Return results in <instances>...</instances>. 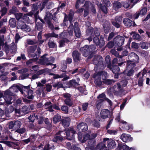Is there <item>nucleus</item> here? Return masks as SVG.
I'll return each instance as SVG.
<instances>
[{
	"label": "nucleus",
	"instance_id": "obj_7",
	"mask_svg": "<svg viewBox=\"0 0 150 150\" xmlns=\"http://www.w3.org/2000/svg\"><path fill=\"white\" fill-rule=\"evenodd\" d=\"M127 69L125 71L124 73L128 76H131L133 73V70L132 69L135 66V64L133 62L128 61L127 64Z\"/></svg>",
	"mask_w": 150,
	"mask_h": 150
},
{
	"label": "nucleus",
	"instance_id": "obj_6",
	"mask_svg": "<svg viewBox=\"0 0 150 150\" xmlns=\"http://www.w3.org/2000/svg\"><path fill=\"white\" fill-rule=\"evenodd\" d=\"M96 47L95 45H92L89 46L85 45L84 47L80 49L81 51L83 53V55L85 57H87L90 53L95 50Z\"/></svg>",
	"mask_w": 150,
	"mask_h": 150
},
{
	"label": "nucleus",
	"instance_id": "obj_8",
	"mask_svg": "<svg viewBox=\"0 0 150 150\" xmlns=\"http://www.w3.org/2000/svg\"><path fill=\"white\" fill-rule=\"evenodd\" d=\"M17 27L18 29H20L22 31L26 32H29L31 30L30 28L28 25L21 21L18 22Z\"/></svg>",
	"mask_w": 150,
	"mask_h": 150
},
{
	"label": "nucleus",
	"instance_id": "obj_24",
	"mask_svg": "<svg viewBox=\"0 0 150 150\" xmlns=\"http://www.w3.org/2000/svg\"><path fill=\"white\" fill-rule=\"evenodd\" d=\"M72 56L74 60L76 61L79 59L80 54L78 51H75L73 52Z\"/></svg>",
	"mask_w": 150,
	"mask_h": 150
},
{
	"label": "nucleus",
	"instance_id": "obj_60",
	"mask_svg": "<svg viewBox=\"0 0 150 150\" xmlns=\"http://www.w3.org/2000/svg\"><path fill=\"white\" fill-rule=\"evenodd\" d=\"M63 96L66 98V99H68L70 98L71 97V95L69 93H65L63 94Z\"/></svg>",
	"mask_w": 150,
	"mask_h": 150
},
{
	"label": "nucleus",
	"instance_id": "obj_64",
	"mask_svg": "<svg viewBox=\"0 0 150 150\" xmlns=\"http://www.w3.org/2000/svg\"><path fill=\"white\" fill-rule=\"evenodd\" d=\"M122 148L123 150H129L130 147L126 145H124Z\"/></svg>",
	"mask_w": 150,
	"mask_h": 150
},
{
	"label": "nucleus",
	"instance_id": "obj_44",
	"mask_svg": "<svg viewBox=\"0 0 150 150\" xmlns=\"http://www.w3.org/2000/svg\"><path fill=\"white\" fill-rule=\"evenodd\" d=\"M147 11V8H144L142 9L140 12V14L142 15H145Z\"/></svg>",
	"mask_w": 150,
	"mask_h": 150
},
{
	"label": "nucleus",
	"instance_id": "obj_42",
	"mask_svg": "<svg viewBox=\"0 0 150 150\" xmlns=\"http://www.w3.org/2000/svg\"><path fill=\"white\" fill-rule=\"evenodd\" d=\"M85 1V0H77L75 6L76 8H78L79 7V4H83Z\"/></svg>",
	"mask_w": 150,
	"mask_h": 150
},
{
	"label": "nucleus",
	"instance_id": "obj_25",
	"mask_svg": "<svg viewBox=\"0 0 150 150\" xmlns=\"http://www.w3.org/2000/svg\"><path fill=\"white\" fill-rule=\"evenodd\" d=\"M45 108L48 109V110L52 112L53 111L52 107L51 105V103L50 102H48L45 103Z\"/></svg>",
	"mask_w": 150,
	"mask_h": 150
},
{
	"label": "nucleus",
	"instance_id": "obj_37",
	"mask_svg": "<svg viewBox=\"0 0 150 150\" xmlns=\"http://www.w3.org/2000/svg\"><path fill=\"white\" fill-rule=\"evenodd\" d=\"M65 104L69 106H71L73 105L72 101L70 99V98L66 99L64 100Z\"/></svg>",
	"mask_w": 150,
	"mask_h": 150
},
{
	"label": "nucleus",
	"instance_id": "obj_55",
	"mask_svg": "<svg viewBox=\"0 0 150 150\" xmlns=\"http://www.w3.org/2000/svg\"><path fill=\"white\" fill-rule=\"evenodd\" d=\"M88 104V103H83L82 105V109L84 111H85L87 109Z\"/></svg>",
	"mask_w": 150,
	"mask_h": 150
},
{
	"label": "nucleus",
	"instance_id": "obj_46",
	"mask_svg": "<svg viewBox=\"0 0 150 150\" xmlns=\"http://www.w3.org/2000/svg\"><path fill=\"white\" fill-rule=\"evenodd\" d=\"M35 136L34 135H32L30 138L23 140L24 142L26 144L28 143L32 139V138L35 139Z\"/></svg>",
	"mask_w": 150,
	"mask_h": 150
},
{
	"label": "nucleus",
	"instance_id": "obj_13",
	"mask_svg": "<svg viewBox=\"0 0 150 150\" xmlns=\"http://www.w3.org/2000/svg\"><path fill=\"white\" fill-rule=\"evenodd\" d=\"M120 139L124 142H127L131 141L132 140V138L129 134L123 133L120 137Z\"/></svg>",
	"mask_w": 150,
	"mask_h": 150
},
{
	"label": "nucleus",
	"instance_id": "obj_11",
	"mask_svg": "<svg viewBox=\"0 0 150 150\" xmlns=\"http://www.w3.org/2000/svg\"><path fill=\"white\" fill-rule=\"evenodd\" d=\"M97 98L99 100L98 101V103L103 102V101L105 100L107 101L109 104L111 105H112V103L111 101L108 98H106L105 97V95L104 93L99 95L98 97Z\"/></svg>",
	"mask_w": 150,
	"mask_h": 150
},
{
	"label": "nucleus",
	"instance_id": "obj_62",
	"mask_svg": "<svg viewBox=\"0 0 150 150\" xmlns=\"http://www.w3.org/2000/svg\"><path fill=\"white\" fill-rule=\"evenodd\" d=\"M52 88V86L49 84L47 85L46 88L47 90V91H50L51 90Z\"/></svg>",
	"mask_w": 150,
	"mask_h": 150
},
{
	"label": "nucleus",
	"instance_id": "obj_20",
	"mask_svg": "<svg viewBox=\"0 0 150 150\" xmlns=\"http://www.w3.org/2000/svg\"><path fill=\"white\" fill-rule=\"evenodd\" d=\"M70 121V119L69 117H64L62 120V124L64 127H68L69 125Z\"/></svg>",
	"mask_w": 150,
	"mask_h": 150
},
{
	"label": "nucleus",
	"instance_id": "obj_27",
	"mask_svg": "<svg viewBox=\"0 0 150 150\" xmlns=\"http://www.w3.org/2000/svg\"><path fill=\"white\" fill-rule=\"evenodd\" d=\"M61 120V117L59 114H57L54 116L53 122L54 123H56L57 122L60 121Z\"/></svg>",
	"mask_w": 150,
	"mask_h": 150
},
{
	"label": "nucleus",
	"instance_id": "obj_33",
	"mask_svg": "<svg viewBox=\"0 0 150 150\" xmlns=\"http://www.w3.org/2000/svg\"><path fill=\"white\" fill-rule=\"evenodd\" d=\"M50 74L51 75H53V78L54 79L61 78L64 77L65 75V74H63L60 75L59 74Z\"/></svg>",
	"mask_w": 150,
	"mask_h": 150
},
{
	"label": "nucleus",
	"instance_id": "obj_16",
	"mask_svg": "<svg viewBox=\"0 0 150 150\" xmlns=\"http://www.w3.org/2000/svg\"><path fill=\"white\" fill-rule=\"evenodd\" d=\"M100 116L103 119H105L108 117L110 115V112L108 109H104L101 111Z\"/></svg>",
	"mask_w": 150,
	"mask_h": 150
},
{
	"label": "nucleus",
	"instance_id": "obj_56",
	"mask_svg": "<svg viewBox=\"0 0 150 150\" xmlns=\"http://www.w3.org/2000/svg\"><path fill=\"white\" fill-rule=\"evenodd\" d=\"M22 18L26 22H28L29 21V18L27 16V15L24 14L22 17Z\"/></svg>",
	"mask_w": 150,
	"mask_h": 150
},
{
	"label": "nucleus",
	"instance_id": "obj_58",
	"mask_svg": "<svg viewBox=\"0 0 150 150\" xmlns=\"http://www.w3.org/2000/svg\"><path fill=\"white\" fill-rule=\"evenodd\" d=\"M25 130L24 129H18L17 130H16L15 132H18L20 134H23L24 133H25Z\"/></svg>",
	"mask_w": 150,
	"mask_h": 150
},
{
	"label": "nucleus",
	"instance_id": "obj_53",
	"mask_svg": "<svg viewBox=\"0 0 150 150\" xmlns=\"http://www.w3.org/2000/svg\"><path fill=\"white\" fill-rule=\"evenodd\" d=\"M49 47L50 48H54L56 46L55 44L52 41H50L48 43Z\"/></svg>",
	"mask_w": 150,
	"mask_h": 150
},
{
	"label": "nucleus",
	"instance_id": "obj_61",
	"mask_svg": "<svg viewBox=\"0 0 150 150\" xmlns=\"http://www.w3.org/2000/svg\"><path fill=\"white\" fill-rule=\"evenodd\" d=\"M3 142L10 146H11L13 144L12 142H11L7 141H3Z\"/></svg>",
	"mask_w": 150,
	"mask_h": 150
},
{
	"label": "nucleus",
	"instance_id": "obj_38",
	"mask_svg": "<svg viewBox=\"0 0 150 150\" xmlns=\"http://www.w3.org/2000/svg\"><path fill=\"white\" fill-rule=\"evenodd\" d=\"M73 27L72 24L70 25L68 28V32L69 34L70 35H72L73 34Z\"/></svg>",
	"mask_w": 150,
	"mask_h": 150
},
{
	"label": "nucleus",
	"instance_id": "obj_47",
	"mask_svg": "<svg viewBox=\"0 0 150 150\" xmlns=\"http://www.w3.org/2000/svg\"><path fill=\"white\" fill-rule=\"evenodd\" d=\"M21 125V122L19 121H16L14 122L15 127L18 128L20 127Z\"/></svg>",
	"mask_w": 150,
	"mask_h": 150
},
{
	"label": "nucleus",
	"instance_id": "obj_40",
	"mask_svg": "<svg viewBox=\"0 0 150 150\" xmlns=\"http://www.w3.org/2000/svg\"><path fill=\"white\" fill-rule=\"evenodd\" d=\"M62 110L65 113H67L68 112V108L67 107L64 105L61 108Z\"/></svg>",
	"mask_w": 150,
	"mask_h": 150
},
{
	"label": "nucleus",
	"instance_id": "obj_4",
	"mask_svg": "<svg viewBox=\"0 0 150 150\" xmlns=\"http://www.w3.org/2000/svg\"><path fill=\"white\" fill-rule=\"evenodd\" d=\"M107 142V146L110 149H113L116 147V144L115 141L111 139H109L108 138L104 139L103 142L100 143L98 145V147L100 149H104V150H106V149L104 148L105 147V143Z\"/></svg>",
	"mask_w": 150,
	"mask_h": 150
},
{
	"label": "nucleus",
	"instance_id": "obj_50",
	"mask_svg": "<svg viewBox=\"0 0 150 150\" xmlns=\"http://www.w3.org/2000/svg\"><path fill=\"white\" fill-rule=\"evenodd\" d=\"M7 11V9L5 7H3L1 10V16H3L6 13Z\"/></svg>",
	"mask_w": 150,
	"mask_h": 150
},
{
	"label": "nucleus",
	"instance_id": "obj_43",
	"mask_svg": "<svg viewBox=\"0 0 150 150\" xmlns=\"http://www.w3.org/2000/svg\"><path fill=\"white\" fill-rule=\"evenodd\" d=\"M73 15V11L71 10L70 11V13L69 15L68 20L69 21L70 23H71V22L72 20Z\"/></svg>",
	"mask_w": 150,
	"mask_h": 150
},
{
	"label": "nucleus",
	"instance_id": "obj_26",
	"mask_svg": "<svg viewBox=\"0 0 150 150\" xmlns=\"http://www.w3.org/2000/svg\"><path fill=\"white\" fill-rule=\"evenodd\" d=\"M9 23L10 26L12 28H14L16 25V21L15 19L13 18H11L9 21Z\"/></svg>",
	"mask_w": 150,
	"mask_h": 150
},
{
	"label": "nucleus",
	"instance_id": "obj_36",
	"mask_svg": "<svg viewBox=\"0 0 150 150\" xmlns=\"http://www.w3.org/2000/svg\"><path fill=\"white\" fill-rule=\"evenodd\" d=\"M107 133L110 135H115L117 133V130H113V129H109L107 130Z\"/></svg>",
	"mask_w": 150,
	"mask_h": 150
},
{
	"label": "nucleus",
	"instance_id": "obj_2",
	"mask_svg": "<svg viewBox=\"0 0 150 150\" xmlns=\"http://www.w3.org/2000/svg\"><path fill=\"white\" fill-rule=\"evenodd\" d=\"M20 91L22 93V91L21 90L20 87L17 84H14L11 87L9 90H7L4 92V98L7 104H11L12 100L11 95V92L15 93Z\"/></svg>",
	"mask_w": 150,
	"mask_h": 150
},
{
	"label": "nucleus",
	"instance_id": "obj_29",
	"mask_svg": "<svg viewBox=\"0 0 150 150\" xmlns=\"http://www.w3.org/2000/svg\"><path fill=\"white\" fill-rule=\"evenodd\" d=\"M150 44L145 42H142L140 44L141 47L142 49H147L149 46H150Z\"/></svg>",
	"mask_w": 150,
	"mask_h": 150
},
{
	"label": "nucleus",
	"instance_id": "obj_49",
	"mask_svg": "<svg viewBox=\"0 0 150 150\" xmlns=\"http://www.w3.org/2000/svg\"><path fill=\"white\" fill-rule=\"evenodd\" d=\"M120 116L119 115L117 116L116 118H115V120L117 121L118 122H120L122 123L123 124H126L127 123V122L125 121L122 120H120Z\"/></svg>",
	"mask_w": 150,
	"mask_h": 150
},
{
	"label": "nucleus",
	"instance_id": "obj_22",
	"mask_svg": "<svg viewBox=\"0 0 150 150\" xmlns=\"http://www.w3.org/2000/svg\"><path fill=\"white\" fill-rule=\"evenodd\" d=\"M74 33L76 37L78 38H80L81 34L80 29L79 27H76L74 28Z\"/></svg>",
	"mask_w": 150,
	"mask_h": 150
},
{
	"label": "nucleus",
	"instance_id": "obj_17",
	"mask_svg": "<svg viewBox=\"0 0 150 150\" xmlns=\"http://www.w3.org/2000/svg\"><path fill=\"white\" fill-rule=\"evenodd\" d=\"M112 66L111 64H108L107 67L111 70L114 73L119 74L120 72V69L116 65L114 66L113 67Z\"/></svg>",
	"mask_w": 150,
	"mask_h": 150
},
{
	"label": "nucleus",
	"instance_id": "obj_28",
	"mask_svg": "<svg viewBox=\"0 0 150 150\" xmlns=\"http://www.w3.org/2000/svg\"><path fill=\"white\" fill-rule=\"evenodd\" d=\"M38 115H35V114H33L30 115L28 117V119L30 121L33 122L34 121L35 118L37 119H38Z\"/></svg>",
	"mask_w": 150,
	"mask_h": 150
},
{
	"label": "nucleus",
	"instance_id": "obj_32",
	"mask_svg": "<svg viewBox=\"0 0 150 150\" xmlns=\"http://www.w3.org/2000/svg\"><path fill=\"white\" fill-rule=\"evenodd\" d=\"M69 84L70 85V87H75L79 85L78 82H76L75 80H72L69 82Z\"/></svg>",
	"mask_w": 150,
	"mask_h": 150
},
{
	"label": "nucleus",
	"instance_id": "obj_10",
	"mask_svg": "<svg viewBox=\"0 0 150 150\" xmlns=\"http://www.w3.org/2000/svg\"><path fill=\"white\" fill-rule=\"evenodd\" d=\"M65 132L67 135V138L70 140L74 138L76 131L73 128L70 127L68 129L66 130Z\"/></svg>",
	"mask_w": 150,
	"mask_h": 150
},
{
	"label": "nucleus",
	"instance_id": "obj_30",
	"mask_svg": "<svg viewBox=\"0 0 150 150\" xmlns=\"http://www.w3.org/2000/svg\"><path fill=\"white\" fill-rule=\"evenodd\" d=\"M37 84L38 86L42 87L39 90H37V93L39 95H40L41 94L43 90V88L42 87L43 86V85L39 82L37 83Z\"/></svg>",
	"mask_w": 150,
	"mask_h": 150
},
{
	"label": "nucleus",
	"instance_id": "obj_12",
	"mask_svg": "<svg viewBox=\"0 0 150 150\" xmlns=\"http://www.w3.org/2000/svg\"><path fill=\"white\" fill-rule=\"evenodd\" d=\"M124 40L125 39L123 37L118 36L114 38L113 41L117 45L120 46L123 44Z\"/></svg>",
	"mask_w": 150,
	"mask_h": 150
},
{
	"label": "nucleus",
	"instance_id": "obj_21",
	"mask_svg": "<svg viewBox=\"0 0 150 150\" xmlns=\"http://www.w3.org/2000/svg\"><path fill=\"white\" fill-rule=\"evenodd\" d=\"M36 48V47L35 46H31L28 48V52L29 54L31 57H35V55L33 53Z\"/></svg>",
	"mask_w": 150,
	"mask_h": 150
},
{
	"label": "nucleus",
	"instance_id": "obj_34",
	"mask_svg": "<svg viewBox=\"0 0 150 150\" xmlns=\"http://www.w3.org/2000/svg\"><path fill=\"white\" fill-rule=\"evenodd\" d=\"M122 6L121 3L118 2H115L113 4L114 8H119L121 7Z\"/></svg>",
	"mask_w": 150,
	"mask_h": 150
},
{
	"label": "nucleus",
	"instance_id": "obj_39",
	"mask_svg": "<svg viewBox=\"0 0 150 150\" xmlns=\"http://www.w3.org/2000/svg\"><path fill=\"white\" fill-rule=\"evenodd\" d=\"M4 38L3 35H0V46H3L4 44Z\"/></svg>",
	"mask_w": 150,
	"mask_h": 150
},
{
	"label": "nucleus",
	"instance_id": "obj_31",
	"mask_svg": "<svg viewBox=\"0 0 150 150\" xmlns=\"http://www.w3.org/2000/svg\"><path fill=\"white\" fill-rule=\"evenodd\" d=\"M16 45L14 42H13L11 44V50H12V52L14 54L16 52Z\"/></svg>",
	"mask_w": 150,
	"mask_h": 150
},
{
	"label": "nucleus",
	"instance_id": "obj_3",
	"mask_svg": "<svg viewBox=\"0 0 150 150\" xmlns=\"http://www.w3.org/2000/svg\"><path fill=\"white\" fill-rule=\"evenodd\" d=\"M47 54H45L41 57V58L39 60L40 61L36 60L35 59H30L28 60L26 62V64L28 65H30L34 61H37V62L40 63H46L47 65H52L54 66L52 68L53 69H54L56 67V66L55 64H52L50 62H53L54 61V58L52 57H50L49 58H47L45 57Z\"/></svg>",
	"mask_w": 150,
	"mask_h": 150
},
{
	"label": "nucleus",
	"instance_id": "obj_51",
	"mask_svg": "<svg viewBox=\"0 0 150 150\" xmlns=\"http://www.w3.org/2000/svg\"><path fill=\"white\" fill-rule=\"evenodd\" d=\"M15 16L17 20H19L22 16L23 14L21 13H15Z\"/></svg>",
	"mask_w": 150,
	"mask_h": 150
},
{
	"label": "nucleus",
	"instance_id": "obj_19",
	"mask_svg": "<svg viewBox=\"0 0 150 150\" xmlns=\"http://www.w3.org/2000/svg\"><path fill=\"white\" fill-rule=\"evenodd\" d=\"M129 57L132 62H138L139 59L138 56L134 52L131 53L129 55Z\"/></svg>",
	"mask_w": 150,
	"mask_h": 150
},
{
	"label": "nucleus",
	"instance_id": "obj_14",
	"mask_svg": "<svg viewBox=\"0 0 150 150\" xmlns=\"http://www.w3.org/2000/svg\"><path fill=\"white\" fill-rule=\"evenodd\" d=\"M97 136V134L96 133H93L90 136L88 134H85L84 136L83 139L82 141V142H84L87 140H89L90 142L91 141V140L93 139Z\"/></svg>",
	"mask_w": 150,
	"mask_h": 150
},
{
	"label": "nucleus",
	"instance_id": "obj_9",
	"mask_svg": "<svg viewBox=\"0 0 150 150\" xmlns=\"http://www.w3.org/2000/svg\"><path fill=\"white\" fill-rule=\"evenodd\" d=\"M96 37L93 38V42L96 45H99L101 47L103 46L104 45V40L102 38H100V40L97 36L99 35V32H96L95 33Z\"/></svg>",
	"mask_w": 150,
	"mask_h": 150
},
{
	"label": "nucleus",
	"instance_id": "obj_15",
	"mask_svg": "<svg viewBox=\"0 0 150 150\" xmlns=\"http://www.w3.org/2000/svg\"><path fill=\"white\" fill-rule=\"evenodd\" d=\"M77 129L79 132L86 131L88 129L87 125L85 123H79L77 125Z\"/></svg>",
	"mask_w": 150,
	"mask_h": 150
},
{
	"label": "nucleus",
	"instance_id": "obj_18",
	"mask_svg": "<svg viewBox=\"0 0 150 150\" xmlns=\"http://www.w3.org/2000/svg\"><path fill=\"white\" fill-rule=\"evenodd\" d=\"M123 22L124 24L126 26H131L132 25L134 26L135 23L133 22L131 20L128 18H125L123 19Z\"/></svg>",
	"mask_w": 150,
	"mask_h": 150
},
{
	"label": "nucleus",
	"instance_id": "obj_45",
	"mask_svg": "<svg viewBox=\"0 0 150 150\" xmlns=\"http://www.w3.org/2000/svg\"><path fill=\"white\" fill-rule=\"evenodd\" d=\"M88 7L89 8L91 7V10L92 12L94 13H96V11L95 7L91 4L88 2Z\"/></svg>",
	"mask_w": 150,
	"mask_h": 150
},
{
	"label": "nucleus",
	"instance_id": "obj_41",
	"mask_svg": "<svg viewBox=\"0 0 150 150\" xmlns=\"http://www.w3.org/2000/svg\"><path fill=\"white\" fill-rule=\"evenodd\" d=\"M88 4V2L86 1L85 4L84 5V6L81 9H78L77 12L78 13H81L83 11V9H84L85 6H86L87 4Z\"/></svg>",
	"mask_w": 150,
	"mask_h": 150
},
{
	"label": "nucleus",
	"instance_id": "obj_48",
	"mask_svg": "<svg viewBox=\"0 0 150 150\" xmlns=\"http://www.w3.org/2000/svg\"><path fill=\"white\" fill-rule=\"evenodd\" d=\"M92 125L95 127H98L100 126L99 122L98 121H96L95 120L92 122Z\"/></svg>",
	"mask_w": 150,
	"mask_h": 150
},
{
	"label": "nucleus",
	"instance_id": "obj_52",
	"mask_svg": "<svg viewBox=\"0 0 150 150\" xmlns=\"http://www.w3.org/2000/svg\"><path fill=\"white\" fill-rule=\"evenodd\" d=\"M67 63L66 61L63 62L62 64V69L63 71L64 70L67 68Z\"/></svg>",
	"mask_w": 150,
	"mask_h": 150
},
{
	"label": "nucleus",
	"instance_id": "obj_23",
	"mask_svg": "<svg viewBox=\"0 0 150 150\" xmlns=\"http://www.w3.org/2000/svg\"><path fill=\"white\" fill-rule=\"evenodd\" d=\"M59 133L56 134L55 136L54 137V138L53 139V141L54 142H56L58 140H59L61 141H62L63 140L62 136L61 135L62 134V133L60 134L61 136V137H60L59 135Z\"/></svg>",
	"mask_w": 150,
	"mask_h": 150
},
{
	"label": "nucleus",
	"instance_id": "obj_57",
	"mask_svg": "<svg viewBox=\"0 0 150 150\" xmlns=\"http://www.w3.org/2000/svg\"><path fill=\"white\" fill-rule=\"evenodd\" d=\"M79 90L80 92L83 95H85L86 94V91L82 87H80L79 88Z\"/></svg>",
	"mask_w": 150,
	"mask_h": 150
},
{
	"label": "nucleus",
	"instance_id": "obj_35",
	"mask_svg": "<svg viewBox=\"0 0 150 150\" xmlns=\"http://www.w3.org/2000/svg\"><path fill=\"white\" fill-rule=\"evenodd\" d=\"M88 4H87L86 6H85V8L84 9V17H86L88 14Z\"/></svg>",
	"mask_w": 150,
	"mask_h": 150
},
{
	"label": "nucleus",
	"instance_id": "obj_59",
	"mask_svg": "<svg viewBox=\"0 0 150 150\" xmlns=\"http://www.w3.org/2000/svg\"><path fill=\"white\" fill-rule=\"evenodd\" d=\"M133 37V38L136 40H139L140 38L139 35L136 33H134Z\"/></svg>",
	"mask_w": 150,
	"mask_h": 150
},
{
	"label": "nucleus",
	"instance_id": "obj_63",
	"mask_svg": "<svg viewBox=\"0 0 150 150\" xmlns=\"http://www.w3.org/2000/svg\"><path fill=\"white\" fill-rule=\"evenodd\" d=\"M67 35V33L65 31H64L60 35V37L61 38H64L66 37Z\"/></svg>",
	"mask_w": 150,
	"mask_h": 150
},
{
	"label": "nucleus",
	"instance_id": "obj_5",
	"mask_svg": "<svg viewBox=\"0 0 150 150\" xmlns=\"http://www.w3.org/2000/svg\"><path fill=\"white\" fill-rule=\"evenodd\" d=\"M23 90L22 91V93L24 95L25 97L29 99H32L34 98L33 92V91L30 89V86L22 87Z\"/></svg>",
	"mask_w": 150,
	"mask_h": 150
},
{
	"label": "nucleus",
	"instance_id": "obj_1",
	"mask_svg": "<svg viewBox=\"0 0 150 150\" xmlns=\"http://www.w3.org/2000/svg\"><path fill=\"white\" fill-rule=\"evenodd\" d=\"M93 64L95 65V71L96 73L97 72L96 74L93 76V77L95 79V83L97 85L100 86L102 84V81H101L100 78L103 80H105V82L108 84H110L114 82L112 80L106 79L107 76V74L106 72L101 71L104 69L105 65H104L103 63V58L100 56H96L93 60Z\"/></svg>",
	"mask_w": 150,
	"mask_h": 150
},
{
	"label": "nucleus",
	"instance_id": "obj_54",
	"mask_svg": "<svg viewBox=\"0 0 150 150\" xmlns=\"http://www.w3.org/2000/svg\"><path fill=\"white\" fill-rule=\"evenodd\" d=\"M144 105L145 106L149 107L150 106V101L149 100H146L145 101L144 103Z\"/></svg>",
	"mask_w": 150,
	"mask_h": 150
}]
</instances>
